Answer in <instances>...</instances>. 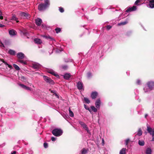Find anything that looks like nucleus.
Instances as JSON below:
<instances>
[{
	"instance_id": "nucleus-1",
	"label": "nucleus",
	"mask_w": 154,
	"mask_h": 154,
	"mask_svg": "<svg viewBox=\"0 0 154 154\" xmlns=\"http://www.w3.org/2000/svg\"><path fill=\"white\" fill-rule=\"evenodd\" d=\"M146 86L145 87L143 90L145 92H148L154 89V81H150L146 83Z\"/></svg>"
},
{
	"instance_id": "nucleus-2",
	"label": "nucleus",
	"mask_w": 154,
	"mask_h": 154,
	"mask_svg": "<svg viewBox=\"0 0 154 154\" xmlns=\"http://www.w3.org/2000/svg\"><path fill=\"white\" fill-rule=\"evenodd\" d=\"M44 1L45 4L42 3L38 5V9L40 11L45 10L50 5L49 0H44Z\"/></svg>"
},
{
	"instance_id": "nucleus-3",
	"label": "nucleus",
	"mask_w": 154,
	"mask_h": 154,
	"mask_svg": "<svg viewBox=\"0 0 154 154\" xmlns=\"http://www.w3.org/2000/svg\"><path fill=\"white\" fill-rule=\"evenodd\" d=\"M63 131L59 128H55L53 130L52 133L55 136L59 137L62 134Z\"/></svg>"
},
{
	"instance_id": "nucleus-4",
	"label": "nucleus",
	"mask_w": 154,
	"mask_h": 154,
	"mask_svg": "<svg viewBox=\"0 0 154 154\" xmlns=\"http://www.w3.org/2000/svg\"><path fill=\"white\" fill-rule=\"evenodd\" d=\"M147 130L148 132L150 135H152V140L151 141H154V128L152 129L148 125L147 126Z\"/></svg>"
},
{
	"instance_id": "nucleus-5",
	"label": "nucleus",
	"mask_w": 154,
	"mask_h": 154,
	"mask_svg": "<svg viewBox=\"0 0 154 154\" xmlns=\"http://www.w3.org/2000/svg\"><path fill=\"white\" fill-rule=\"evenodd\" d=\"M44 80L47 83L51 85H54V81L51 79L46 76H43Z\"/></svg>"
},
{
	"instance_id": "nucleus-6",
	"label": "nucleus",
	"mask_w": 154,
	"mask_h": 154,
	"mask_svg": "<svg viewBox=\"0 0 154 154\" xmlns=\"http://www.w3.org/2000/svg\"><path fill=\"white\" fill-rule=\"evenodd\" d=\"M79 122L83 128L87 131L88 133H90V131L89 130L88 127L84 122L81 121H79Z\"/></svg>"
},
{
	"instance_id": "nucleus-7",
	"label": "nucleus",
	"mask_w": 154,
	"mask_h": 154,
	"mask_svg": "<svg viewBox=\"0 0 154 154\" xmlns=\"http://www.w3.org/2000/svg\"><path fill=\"white\" fill-rule=\"evenodd\" d=\"M47 72L52 75H54L57 78H59V76L57 74V73L55 72L54 70L51 69H47Z\"/></svg>"
},
{
	"instance_id": "nucleus-8",
	"label": "nucleus",
	"mask_w": 154,
	"mask_h": 154,
	"mask_svg": "<svg viewBox=\"0 0 154 154\" xmlns=\"http://www.w3.org/2000/svg\"><path fill=\"white\" fill-rule=\"evenodd\" d=\"M9 33L11 36L13 37L17 35V32L15 30L12 29L9 30Z\"/></svg>"
},
{
	"instance_id": "nucleus-9",
	"label": "nucleus",
	"mask_w": 154,
	"mask_h": 154,
	"mask_svg": "<svg viewBox=\"0 0 154 154\" xmlns=\"http://www.w3.org/2000/svg\"><path fill=\"white\" fill-rule=\"evenodd\" d=\"M137 8L136 6H134L132 7L129 8L126 11V12H131L136 11Z\"/></svg>"
},
{
	"instance_id": "nucleus-10",
	"label": "nucleus",
	"mask_w": 154,
	"mask_h": 154,
	"mask_svg": "<svg viewBox=\"0 0 154 154\" xmlns=\"http://www.w3.org/2000/svg\"><path fill=\"white\" fill-rule=\"evenodd\" d=\"M17 56L19 59H23L25 57L24 54L23 53L21 52L18 53L17 54Z\"/></svg>"
},
{
	"instance_id": "nucleus-11",
	"label": "nucleus",
	"mask_w": 154,
	"mask_h": 154,
	"mask_svg": "<svg viewBox=\"0 0 154 154\" xmlns=\"http://www.w3.org/2000/svg\"><path fill=\"white\" fill-rule=\"evenodd\" d=\"M77 87L79 90H81L83 88V84L81 82H78L77 84Z\"/></svg>"
},
{
	"instance_id": "nucleus-12",
	"label": "nucleus",
	"mask_w": 154,
	"mask_h": 154,
	"mask_svg": "<svg viewBox=\"0 0 154 154\" xmlns=\"http://www.w3.org/2000/svg\"><path fill=\"white\" fill-rule=\"evenodd\" d=\"M101 102L100 99L96 100L95 103L96 107L97 109H100V106Z\"/></svg>"
},
{
	"instance_id": "nucleus-13",
	"label": "nucleus",
	"mask_w": 154,
	"mask_h": 154,
	"mask_svg": "<svg viewBox=\"0 0 154 154\" xmlns=\"http://www.w3.org/2000/svg\"><path fill=\"white\" fill-rule=\"evenodd\" d=\"M71 74L69 73H66L63 75L64 79L66 80H68L71 77Z\"/></svg>"
},
{
	"instance_id": "nucleus-14",
	"label": "nucleus",
	"mask_w": 154,
	"mask_h": 154,
	"mask_svg": "<svg viewBox=\"0 0 154 154\" xmlns=\"http://www.w3.org/2000/svg\"><path fill=\"white\" fill-rule=\"evenodd\" d=\"M21 17L22 18H27L28 17V14L24 12H22L20 14Z\"/></svg>"
},
{
	"instance_id": "nucleus-15",
	"label": "nucleus",
	"mask_w": 154,
	"mask_h": 154,
	"mask_svg": "<svg viewBox=\"0 0 154 154\" xmlns=\"http://www.w3.org/2000/svg\"><path fill=\"white\" fill-rule=\"evenodd\" d=\"M35 23L38 26H40L42 22V20L39 18H38L35 20Z\"/></svg>"
},
{
	"instance_id": "nucleus-16",
	"label": "nucleus",
	"mask_w": 154,
	"mask_h": 154,
	"mask_svg": "<svg viewBox=\"0 0 154 154\" xmlns=\"http://www.w3.org/2000/svg\"><path fill=\"white\" fill-rule=\"evenodd\" d=\"M98 95L96 91L92 92L91 94V97L92 99L96 98Z\"/></svg>"
},
{
	"instance_id": "nucleus-17",
	"label": "nucleus",
	"mask_w": 154,
	"mask_h": 154,
	"mask_svg": "<svg viewBox=\"0 0 154 154\" xmlns=\"http://www.w3.org/2000/svg\"><path fill=\"white\" fill-rule=\"evenodd\" d=\"M149 4L148 5L150 8H154V0L149 1Z\"/></svg>"
},
{
	"instance_id": "nucleus-18",
	"label": "nucleus",
	"mask_w": 154,
	"mask_h": 154,
	"mask_svg": "<svg viewBox=\"0 0 154 154\" xmlns=\"http://www.w3.org/2000/svg\"><path fill=\"white\" fill-rule=\"evenodd\" d=\"M11 20L16 21L17 23L19 22V21L18 20V18L16 17L15 14H12V16Z\"/></svg>"
},
{
	"instance_id": "nucleus-19",
	"label": "nucleus",
	"mask_w": 154,
	"mask_h": 154,
	"mask_svg": "<svg viewBox=\"0 0 154 154\" xmlns=\"http://www.w3.org/2000/svg\"><path fill=\"white\" fill-rule=\"evenodd\" d=\"M40 66V64L38 63H35L32 64V67L35 69L39 68Z\"/></svg>"
},
{
	"instance_id": "nucleus-20",
	"label": "nucleus",
	"mask_w": 154,
	"mask_h": 154,
	"mask_svg": "<svg viewBox=\"0 0 154 154\" xmlns=\"http://www.w3.org/2000/svg\"><path fill=\"white\" fill-rule=\"evenodd\" d=\"M35 42L38 44H40L42 43L41 40L39 38H35L34 40Z\"/></svg>"
},
{
	"instance_id": "nucleus-21",
	"label": "nucleus",
	"mask_w": 154,
	"mask_h": 154,
	"mask_svg": "<svg viewBox=\"0 0 154 154\" xmlns=\"http://www.w3.org/2000/svg\"><path fill=\"white\" fill-rule=\"evenodd\" d=\"M88 151V149L83 148L81 151V154H86Z\"/></svg>"
},
{
	"instance_id": "nucleus-22",
	"label": "nucleus",
	"mask_w": 154,
	"mask_h": 154,
	"mask_svg": "<svg viewBox=\"0 0 154 154\" xmlns=\"http://www.w3.org/2000/svg\"><path fill=\"white\" fill-rule=\"evenodd\" d=\"M145 153L146 154H151L152 153L151 149L150 148H147Z\"/></svg>"
},
{
	"instance_id": "nucleus-23",
	"label": "nucleus",
	"mask_w": 154,
	"mask_h": 154,
	"mask_svg": "<svg viewBox=\"0 0 154 154\" xmlns=\"http://www.w3.org/2000/svg\"><path fill=\"white\" fill-rule=\"evenodd\" d=\"M8 53H9L11 55H14L15 54V52L14 51L10 49L8 51Z\"/></svg>"
},
{
	"instance_id": "nucleus-24",
	"label": "nucleus",
	"mask_w": 154,
	"mask_h": 154,
	"mask_svg": "<svg viewBox=\"0 0 154 154\" xmlns=\"http://www.w3.org/2000/svg\"><path fill=\"white\" fill-rule=\"evenodd\" d=\"M50 91L51 93H53L57 98H59V96L56 93V91L54 90H50Z\"/></svg>"
},
{
	"instance_id": "nucleus-25",
	"label": "nucleus",
	"mask_w": 154,
	"mask_h": 154,
	"mask_svg": "<svg viewBox=\"0 0 154 154\" xmlns=\"http://www.w3.org/2000/svg\"><path fill=\"white\" fill-rule=\"evenodd\" d=\"M60 68L64 70H66L68 68V66L67 65H61L60 66Z\"/></svg>"
},
{
	"instance_id": "nucleus-26",
	"label": "nucleus",
	"mask_w": 154,
	"mask_h": 154,
	"mask_svg": "<svg viewBox=\"0 0 154 154\" xmlns=\"http://www.w3.org/2000/svg\"><path fill=\"white\" fill-rule=\"evenodd\" d=\"M17 61L23 64L24 65H26L27 64V63L26 61H24L23 60H21L20 59H19L17 60Z\"/></svg>"
},
{
	"instance_id": "nucleus-27",
	"label": "nucleus",
	"mask_w": 154,
	"mask_h": 154,
	"mask_svg": "<svg viewBox=\"0 0 154 154\" xmlns=\"http://www.w3.org/2000/svg\"><path fill=\"white\" fill-rule=\"evenodd\" d=\"M2 62L3 63H4L5 65H7L8 66V67L10 68V69H12L13 67L11 65L8 64L5 61H4L3 60L2 61Z\"/></svg>"
},
{
	"instance_id": "nucleus-28",
	"label": "nucleus",
	"mask_w": 154,
	"mask_h": 154,
	"mask_svg": "<svg viewBox=\"0 0 154 154\" xmlns=\"http://www.w3.org/2000/svg\"><path fill=\"white\" fill-rule=\"evenodd\" d=\"M126 149L122 148L120 151L119 154H125V153Z\"/></svg>"
},
{
	"instance_id": "nucleus-29",
	"label": "nucleus",
	"mask_w": 154,
	"mask_h": 154,
	"mask_svg": "<svg viewBox=\"0 0 154 154\" xmlns=\"http://www.w3.org/2000/svg\"><path fill=\"white\" fill-rule=\"evenodd\" d=\"M69 116L72 117H73L74 116V113L71 110V109L70 108L69 109Z\"/></svg>"
},
{
	"instance_id": "nucleus-30",
	"label": "nucleus",
	"mask_w": 154,
	"mask_h": 154,
	"mask_svg": "<svg viewBox=\"0 0 154 154\" xmlns=\"http://www.w3.org/2000/svg\"><path fill=\"white\" fill-rule=\"evenodd\" d=\"M127 23L128 21H126L124 22H121L119 23H118V25L119 26L125 25Z\"/></svg>"
},
{
	"instance_id": "nucleus-31",
	"label": "nucleus",
	"mask_w": 154,
	"mask_h": 154,
	"mask_svg": "<svg viewBox=\"0 0 154 154\" xmlns=\"http://www.w3.org/2000/svg\"><path fill=\"white\" fill-rule=\"evenodd\" d=\"M139 144L141 146H143L144 145V142L143 140H139L138 141Z\"/></svg>"
},
{
	"instance_id": "nucleus-32",
	"label": "nucleus",
	"mask_w": 154,
	"mask_h": 154,
	"mask_svg": "<svg viewBox=\"0 0 154 154\" xmlns=\"http://www.w3.org/2000/svg\"><path fill=\"white\" fill-rule=\"evenodd\" d=\"M92 74L90 72H88L87 73V77L88 79H90L92 76Z\"/></svg>"
},
{
	"instance_id": "nucleus-33",
	"label": "nucleus",
	"mask_w": 154,
	"mask_h": 154,
	"mask_svg": "<svg viewBox=\"0 0 154 154\" xmlns=\"http://www.w3.org/2000/svg\"><path fill=\"white\" fill-rule=\"evenodd\" d=\"M64 61L65 62H72V60L71 59L69 58H66L64 59Z\"/></svg>"
},
{
	"instance_id": "nucleus-34",
	"label": "nucleus",
	"mask_w": 154,
	"mask_h": 154,
	"mask_svg": "<svg viewBox=\"0 0 154 154\" xmlns=\"http://www.w3.org/2000/svg\"><path fill=\"white\" fill-rule=\"evenodd\" d=\"M91 108L94 112H96L97 111V109L94 106H91Z\"/></svg>"
},
{
	"instance_id": "nucleus-35",
	"label": "nucleus",
	"mask_w": 154,
	"mask_h": 154,
	"mask_svg": "<svg viewBox=\"0 0 154 154\" xmlns=\"http://www.w3.org/2000/svg\"><path fill=\"white\" fill-rule=\"evenodd\" d=\"M13 66L14 68L17 70H19L20 69V67L16 64H13Z\"/></svg>"
},
{
	"instance_id": "nucleus-36",
	"label": "nucleus",
	"mask_w": 154,
	"mask_h": 154,
	"mask_svg": "<svg viewBox=\"0 0 154 154\" xmlns=\"http://www.w3.org/2000/svg\"><path fill=\"white\" fill-rule=\"evenodd\" d=\"M84 100L87 103L89 104L90 103V101L89 99L86 97L84 98Z\"/></svg>"
},
{
	"instance_id": "nucleus-37",
	"label": "nucleus",
	"mask_w": 154,
	"mask_h": 154,
	"mask_svg": "<svg viewBox=\"0 0 154 154\" xmlns=\"http://www.w3.org/2000/svg\"><path fill=\"white\" fill-rule=\"evenodd\" d=\"M142 133L141 129H139L137 134V135H138L139 136H140L142 135Z\"/></svg>"
},
{
	"instance_id": "nucleus-38",
	"label": "nucleus",
	"mask_w": 154,
	"mask_h": 154,
	"mask_svg": "<svg viewBox=\"0 0 154 154\" xmlns=\"http://www.w3.org/2000/svg\"><path fill=\"white\" fill-rule=\"evenodd\" d=\"M55 30L56 33H58L60 32L61 29L60 28H56L55 29Z\"/></svg>"
},
{
	"instance_id": "nucleus-39",
	"label": "nucleus",
	"mask_w": 154,
	"mask_h": 154,
	"mask_svg": "<svg viewBox=\"0 0 154 154\" xmlns=\"http://www.w3.org/2000/svg\"><path fill=\"white\" fill-rule=\"evenodd\" d=\"M42 36L45 38H48L52 40H54V39L53 38H52V37H51L49 36H48L46 35H43Z\"/></svg>"
},
{
	"instance_id": "nucleus-40",
	"label": "nucleus",
	"mask_w": 154,
	"mask_h": 154,
	"mask_svg": "<svg viewBox=\"0 0 154 154\" xmlns=\"http://www.w3.org/2000/svg\"><path fill=\"white\" fill-rule=\"evenodd\" d=\"M20 79L22 81H25L26 80V78L24 76H22L21 77H20Z\"/></svg>"
},
{
	"instance_id": "nucleus-41",
	"label": "nucleus",
	"mask_w": 154,
	"mask_h": 154,
	"mask_svg": "<svg viewBox=\"0 0 154 154\" xmlns=\"http://www.w3.org/2000/svg\"><path fill=\"white\" fill-rule=\"evenodd\" d=\"M140 2H142L141 0H137L135 2L134 4L138 5V3Z\"/></svg>"
},
{
	"instance_id": "nucleus-42",
	"label": "nucleus",
	"mask_w": 154,
	"mask_h": 154,
	"mask_svg": "<svg viewBox=\"0 0 154 154\" xmlns=\"http://www.w3.org/2000/svg\"><path fill=\"white\" fill-rule=\"evenodd\" d=\"M84 107L87 110H88L89 112H91V110L86 105L84 104Z\"/></svg>"
},
{
	"instance_id": "nucleus-43",
	"label": "nucleus",
	"mask_w": 154,
	"mask_h": 154,
	"mask_svg": "<svg viewBox=\"0 0 154 154\" xmlns=\"http://www.w3.org/2000/svg\"><path fill=\"white\" fill-rule=\"evenodd\" d=\"M59 11L61 13H63L64 11L63 8L61 7H60L59 8Z\"/></svg>"
},
{
	"instance_id": "nucleus-44",
	"label": "nucleus",
	"mask_w": 154,
	"mask_h": 154,
	"mask_svg": "<svg viewBox=\"0 0 154 154\" xmlns=\"http://www.w3.org/2000/svg\"><path fill=\"white\" fill-rule=\"evenodd\" d=\"M136 84L137 85H140L141 84V81L140 79H137L136 82Z\"/></svg>"
},
{
	"instance_id": "nucleus-45",
	"label": "nucleus",
	"mask_w": 154,
	"mask_h": 154,
	"mask_svg": "<svg viewBox=\"0 0 154 154\" xmlns=\"http://www.w3.org/2000/svg\"><path fill=\"white\" fill-rule=\"evenodd\" d=\"M129 140V139H127L125 140V142L126 145H127L128 144Z\"/></svg>"
},
{
	"instance_id": "nucleus-46",
	"label": "nucleus",
	"mask_w": 154,
	"mask_h": 154,
	"mask_svg": "<svg viewBox=\"0 0 154 154\" xmlns=\"http://www.w3.org/2000/svg\"><path fill=\"white\" fill-rule=\"evenodd\" d=\"M44 147L45 148H46L48 147V144L47 143H44Z\"/></svg>"
},
{
	"instance_id": "nucleus-47",
	"label": "nucleus",
	"mask_w": 154,
	"mask_h": 154,
	"mask_svg": "<svg viewBox=\"0 0 154 154\" xmlns=\"http://www.w3.org/2000/svg\"><path fill=\"white\" fill-rule=\"evenodd\" d=\"M2 13L0 11V19L1 20H2L3 18V17L2 16Z\"/></svg>"
},
{
	"instance_id": "nucleus-48",
	"label": "nucleus",
	"mask_w": 154,
	"mask_h": 154,
	"mask_svg": "<svg viewBox=\"0 0 154 154\" xmlns=\"http://www.w3.org/2000/svg\"><path fill=\"white\" fill-rule=\"evenodd\" d=\"M24 89L26 90H29V91L31 90V89L30 88H29V87H27L26 86V87L25 88H24Z\"/></svg>"
},
{
	"instance_id": "nucleus-49",
	"label": "nucleus",
	"mask_w": 154,
	"mask_h": 154,
	"mask_svg": "<svg viewBox=\"0 0 154 154\" xmlns=\"http://www.w3.org/2000/svg\"><path fill=\"white\" fill-rule=\"evenodd\" d=\"M112 27L111 26L109 25H107L106 26V28L108 30L110 29Z\"/></svg>"
},
{
	"instance_id": "nucleus-50",
	"label": "nucleus",
	"mask_w": 154,
	"mask_h": 154,
	"mask_svg": "<svg viewBox=\"0 0 154 154\" xmlns=\"http://www.w3.org/2000/svg\"><path fill=\"white\" fill-rule=\"evenodd\" d=\"M56 140V138L52 137L51 138V140L52 141H55Z\"/></svg>"
},
{
	"instance_id": "nucleus-51",
	"label": "nucleus",
	"mask_w": 154,
	"mask_h": 154,
	"mask_svg": "<svg viewBox=\"0 0 154 154\" xmlns=\"http://www.w3.org/2000/svg\"><path fill=\"white\" fill-rule=\"evenodd\" d=\"M19 85L21 87H22V88H23L24 89L26 87V86L23 85V84H20Z\"/></svg>"
},
{
	"instance_id": "nucleus-52",
	"label": "nucleus",
	"mask_w": 154,
	"mask_h": 154,
	"mask_svg": "<svg viewBox=\"0 0 154 154\" xmlns=\"http://www.w3.org/2000/svg\"><path fill=\"white\" fill-rule=\"evenodd\" d=\"M98 11L99 12H100V13H99V14H102V12L101 10V9H98Z\"/></svg>"
},
{
	"instance_id": "nucleus-53",
	"label": "nucleus",
	"mask_w": 154,
	"mask_h": 154,
	"mask_svg": "<svg viewBox=\"0 0 154 154\" xmlns=\"http://www.w3.org/2000/svg\"><path fill=\"white\" fill-rule=\"evenodd\" d=\"M68 116H66V115H63V117L65 119H67L68 118Z\"/></svg>"
},
{
	"instance_id": "nucleus-54",
	"label": "nucleus",
	"mask_w": 154,
	"mask_h": 154,
	"mask_svg": "<svg viewBox=\"0 0 154 154\" xmlns=\"http://www.w3.org/2000/svg\"><path fill=\"white\" fill-rule=\"evenodd\" d=\"M5 26V25L0 23V27H4Z\"/></svg>"
},
{
	"instance_id": "nucleus-55",
	"label": "nucleus",
	"mask_w": 154,
	"mask_h": 154,
	"mask_svg": "<svg viewBox=\"0 0 154 154\" xmlns=\"http://www.w3.org/2000/svg\"><path fill=\"white\" fill-rule=\"evenodd\" d=\"M131 31L128 32H127V35L128 36L130 35V34L131 33Z\"/></svg>"
},
{
	"instance_id": "nucleus-56",
	"label": "nucleus",
	"mask_w": 154,
	"mask_h": 154,
	"mask_svg": "<svg viewBox=\"0 0 154 154\" xmlns=\"http://www.w3.org/2000/svg\"><path fill=\"white\" fill-rule=\"evenodd\" d=\"M16 151H13V152H12L11 153V154H16Z\"/></svg>"
},
{
	"instance_id": "nucleus-57",
	"label": "nucleus",
	"mask_w": 154,
	"mask_h": 154,
	"mask_svg": "<svg viewBox=\"0 0 154 154\" xmlns=\"http://www.w3.org/2000/svg\"><path fill=\"white\" fill-rule=\"evenodd\" d=\"M23 34L24 35H26L27 34V32H23Z\"/></svg>"
},
{
	"instance_id": "nucleus-58",
	"label": "nucleus",
	"mask_w": 154,
	"mask_h": 154,
	"mask_svg": "<svg viewBox=\"0 0 154 154\" xmlns=\"http://www.w3.org/2000/svg\"><path fill=\"white\" fill-rule=\"evenodd\" d=\"M102 143H103V145L104 144V141L103 139L102 140Z\"/></svg>"
},
{
	"instance_id": "nucleus-59",
	"label": "nucleus",
	"mask_w": 154,
	"mask_h": 154,
	"mask_svg": "<svg viewBox=\"0 0 154 154\" xmlns=\"http://www.w3.org/2000/svg\"><path fill=\"white\" fill-rule=\"evenodd\" d=\"M141 2H146L147 0H141Z\"/></svg>"
},
{
	"instance_id": "nucleus-60",
	"label": "nucleus",
	"mask_w": 154,
	"mask_h": 154,
	"mask_svg": "<svg viewBox=\"0 0 154 154\" xmlns=\"http://www.w3.org/2000/svg\"><path fill=\"white\" fill-rule=\"evenodd\" d=\"M148 116V115L146 114L145 115V117L146 118V117Z\"/></svg>"
},
{
	"instance_id": "nucleus-61",
	"label": "nucleus",
	"mask_w": 154,
	"mask_h": 154,
	"mask_svg": "<svg viewBox=\"0 0 154 154\" xmlns=\"http://www.w3.org/2000/svg\"><path fill=\"white\" fill-rule=\"evenodd\" d=\"M32 87H33V88H34V85H33V86H32Z\"/></svg>"
},
{
	"instance_id": "nucleus-62",
	"label": "nucleus",
	"mask_w": 154,
	"mask_h": 154,
	"mask_svg": "<svg viewBox=\"0 0 154 154\" xmlns=\"http://www.w3.org/2000/svg\"><path fill=\"white\" fill-rule=\"evenodd\" d=\"M2 45H3V47H4V45L2 44Z\"/></svg>"
},
{
	"instance_id": "nucleus-63",
	"label": "nucleus",
	"mask_w": 154,
	"mask_h": 154,
	"mask_svg": "<svg viewBox=\"0 0 154 154\" xmlns=\"http://www.w3.org/2000/svg\"><path fill=\"white\" fill-rule=\"evenodd\" d=\"M57 52H58V50H57Z\"/></svg>"
}]
</instances>
